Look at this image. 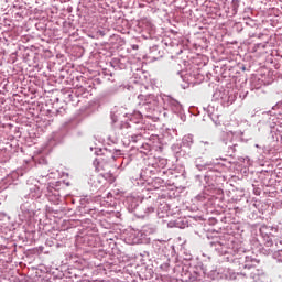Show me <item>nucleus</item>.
Returning <instances> with one entry per match:
<instances>
[{"mask_svg": "<svg viewBox=\"0 0 282 282\" xmlns=\"http://www.w3.org/2000/svg\"><path fill=\"white\" fill-rule=\"evenodd\" d=\"M105 31L102 30H97L95 33H89L88 36L90 39H100V36H105Z\"/></svg>", "mask_w": 282, "mask_h": 282, "instance_id": "19", "label": "nucleus"}, {"mask_svg": "<svg viewBox=\"0 0 282 282\" xmlns=\"http://www.w3.org/2000/svg\"><path fill=\"white\" fill-rule=\"evenodd\" d=\"M41 193V187H39V185H33L30 187L29 196L31 197V199H40Z\"/></svg>", "mask_w": 282, "mask_h": 282, "instance_id": "12", "label": "nucleus"}, {"mask_svg": "<svg viewBox=\"0 0 282 282\" xmlns=\"http://www.w3.org/2000/svg\"><path fill=\"white\" fill-rule=\"evenodd\" d=\"M158 163L148 162V167L140 172V177L144 182H149L151 180V175H155L158 173Z\"/></svg>", "mask_w": 282, "mask_h": 282, "instance_id": "8", "label": "nucleus"}, {"mask_svg": "<svg viewBox=\"0 0 282 282\" xmlns=\"http://www.w3.org/2000/svg\"><path fill=\"white\" fill-rule=\"evenodd\" d=\"M182 144H183V147L191 149V147H193V144H195V139H194L193 134L184 135L182 139Z\"/></svg>", "mask_w": 282, "mask_h": 282, "instance_id": "13", "label": "nucleus"}, {"mask_svg": "<svg viewBox=\"0 0 282 282\" xmlns=\"http://www.w3.org/2000/svg\"><path fill=\"white\" fill-rule=\"evenodd\" d=\"M134 215L139 219H147V217L155 215V206L153 204L141 203L134 208Z\"/></svg>", "mask_w": 282, "mask_h": 282, "instance_id": "7", "label": "nucleus"}, {"mask_svg": "<svg viewBox=\"0 0 282 282\" xmlns=\"http://www.w3.org/2000/svg\"><path fill=\"white\" fill-rule=\"evenodd\" d=\"M203 144H206V145H208V144H210V142H208V141H205V142H203Z\"/></svg>", "mask_w": 282, "mask_h": 282, "instance_id": "33", "label": "nucleus"}, {"mask_svg": "<svg viewBox=\"0 0 282 282\" xmlns=\"http://www.w3.org/2000/svg\"><path fill=\"white\" fill-rule=\"evenodd\" d=\"M151 186L154 188V191H158L162 187H164V180L161 177H155L151 181Z\"/></svg>", "mask_w": 282, "mask_h": 282, "instance_id": "16", "label": "nucleus"}, {"mask_svg": "<svg viewBox=\"0 0 282 282\" xmlns=\"http://www.w3.org/2000/svg\"><path fill=\"white\" fill-rule=\"evenodd\" d=\"M141 87H143V89H147V86H141Z\"/></svg>", "mask_w": 282, "mask_h": 282, "instance_id": "38", "label": "nucleus"}, {"mask_svg": "<svg viewBox=\"0 0 282 282\" xmlns=\"http://www.w3.org/2000/svg\"><path fill=\"white\" fill-rule=\"evenodd\" d=\"M84 94H87V89L83 86H77L75 88V96H83Z\"/></svg>", "mask_w": 282, "mask_h": 282, "instance_id": "21", "label": "nucleus"}, {"mask_svg": "<svg viewBox=\"0 0 282 282\" xmlns=\"http://www.w3.org/2000/svg\"><path fill=\"white\" fill-rule=\"evenodd\" d=\"M118 128L121 131L122 135H129L131 131H135V126H131V123L127 121H121Z\"/></svg>", "mask_w": 282, "mask_h": 282, "instance_id": "11", "label": "nucleus"}, {"mask_svg": "<svg viewBox=\"0 0 282 282\" xmlns=\"http://www.w3.org/2000/svg\"><path fill=\"white\" fill-rule=\"evenodd\" d=\"M170 268H171V260H166V262L160 265V270H162L163 272H169Z\"/></svg>", "mask_w": 282, "mask_h": 282, "instance_id": "23", "label": "nucleus"}, {"mask_svg": "<svg viewBox=\"0 0 282 282\" xmlns=\"http://www.w3.org/2000/svg\"><path fill=\"white\" fill-rule=\"evenodd\" d=\"M140 153H143V155H149L151 153V144L149 143H142V145L139 148Z\"/></svg>", "mask_w": 282, "mask_h": 282, "instance_id": "18", "label": "nucleus"}, {"mask_svg": "<svg viewBox=\"0 0 282 282\" xmlns=\"http://www.w3.org/2000/svg\"><path fill=\"white\" fill-rule=\"evenodd\" d=\"M46 197L51 204L58 205L61 204V192L54 186H48L46 189Z\"/></svg>", "mask_w": 282, "mask_h": 282, "instance_id": "9", "label": "nucleus"}, {"mask_svg": "<svg viewBox=\"0 0 282 282\" xmlns=\"http://www.w3.org/2000/svg\"><path fill=\"white\" fill-rule=\"evenodd\" d=\"M50 124V120H46V126H48Z\"/></svg>", "mask_w": 282, "mask_h": 282, "instance_id": "36", "label": "nucleus"}, {"mask_svg": "<svg viewBox=\"0 0 282 282\" xmlns=\"http://www.w3.org/2000/svg\"><path fill=\"white\" fill-rule=\"evenodd\" d=\"M235 135V133L232 132H221L220 134V142L221 144H224V147H226L230 140H232V137Z\"/></svg>", "mask_w": 282, "mask_h": 282, "instance_id": "15", "label": "nucleus"}, {"mask_svg": "<svg viewBox=\"0 0 282 282\" xmlns=\"http://www.w3.org/2000/svg\"><path fill=\"white\" fill-rule=\"evenodd\" d=\"M111 120L113 123L118 122V116L115 112L111 113Z\"/></svg>", "mask_w": 282, "mask_h": 282, "instance_id": "28", "label": "nucleus"}, {"mask_svg": "<svg viewBox=\"0 0 282 282\" xmlns=\"http://www.w3.org/2000/svg\"><path fill=\"white\" fill-rule=\"evenodd\" d=\"M133 50H138V45H134V46H133Z\"/></svg>", "mask_w": 282, "mask_h": 282, "instance_id": "34", "label": "nucleus"}, {"mask_svg": "<svg viewBox=\"0 0 282 282\" xmlns=\"http://www.w3.org/2000/svg\"><path fill=\"white\" fill-rule=\"evenodd\" d=\"M95 155L98 156L94 161L96 171L100 173L105 171V164H111L116 162V150H109L107 148H95Z\"/></svg>", "mask_w": 282, "mask_h": 282, "instance_id": "5", "label": "nucleus"}, {"mask_svg": "<svg viewBox=\"0 0 282 282\" xmlns=\"http://www.w3.org/2000/svg\"><path fill=\"white\" fill-rule=\"evenodd\" d=\"M239 138L234 134L232 139L225 145L227 153H237L239 151Z\"/></svg>", "mask_w": 282, "mask_h": 282, "instance_id": "10", "label": "nucleus"}, {"mask_svg": "<svg viewBox=\"0 0 282 282\" xmlns=\"http://www.w3.org/2000/svg\"><path fill=\"white\" fill-rule=\"evenodd\" d=\"M275 107H276V109H282V102H278V104L275 105Z\"/></svg>", "mask_w": 282, "mask_h": 282, "instance_id": "31", "label": "nucleus"}, {"mask_svg": "<svg viewBox=\"0 0 282 282\" xmlns=\"http://www.w3.org/2000/svg\"><path fill=\"white\" fill-rule=\"evenodd\" d=\"M156 230L158 229L153 226L143 227V232H145L147 235H155Z\"/></svg>", "mask_w": 282, "mask_h": 282, "instance_id": "20", "label": "nucleus"}, {"mask_svg": "<svg viewBox=\"0 0 282 282\" xmlns=\"http://www.w3.org/2000/svg\"><path fill=\"white\" fill-rule=\"evenodd\" d=\"M104 74H105V76H112V74L107 70H105Z\"/></svg>", "mask_w": 282, "mask_h": 282, "instance_id": "32", "label": "nucleus"}, {"mask_svg": "<svg viewBox=\"0 0 282 282\" xmlns=\"http://www.w3.org/2000/svg\"><path fill=\"white\" fill-rule=\"evenodd\" d=\"M268 47V42L258 43L253 46V52H259V50H265Z\"/></svg>", "mask_w": 282, "mask_h": 282, "instance_id": "22", "label": "nucleus"}, {"mask_svg": "<svg viewBox=\"0 0 282 282\" xmlns=\"http://www.w3.org/2000/svg\"><path fill=\"white\" fill-rule=\"evenodd\" d=\"M217 166V164L213 163L196 164L198 171H207L204 176V191L196 196L197 202H206V199H210L209 197H217V195L224 194V191L217 186V177L221 175Z\"/></svg>", "mask_w": 282, "mask_h": 282, "instance_id": "2", "label": "nucleus"}, {"mask_svg": "<svg viewBox=\"0 0 282 282\" xmlns=\"http://www.w3.org/2000/svg\"><path fill=\"white\" fill-rule=\"evenodd\" d=\"M130 142H133V144H135L137 142H142V140H147V139H150L152 140L153 142H160V137H158L156 134H151L149 137V134H147V130L145 129H138V128H134V130L130 131L129 134H127Z\"/></svg>", "mask_w": 282, "mask_h": 282, "instance_id": "6", "label": "nucleus"}, {"mask_svg": "<svg viewBox=\"0 0 282 282\" xmlns=\"http://www.w3.org/2000/svg\"><path fill=\"white\" fill-rule=\"evenodd\" d=\"M231 8L234 14H237V12H239V0H232Z\"/></svg>", "mask_w": 282, "mask_h": 282, "instance_id": "24", "label": "nucleus"}, {"mask_svg": "<svg viewBox=\"0 0 282 282\" xmlns=\"http://www.w3.org/2000/svg\"><path fill=\"white\" fill-rule=\"evenodd\" d=\"M274 259H276V261H279L280 263H282V249L278 250L275 253H274Z\"/></svg>", "mask_w": 282, "mask_h": 282, "instance_id": "25", "label": "nucleus"}, {"mask_svg": "<svg viewBox=\"0 0 282 282\" xmlns=\"http://www.w3.org/2000/svg\"><path fill=\"white\" fill-rule=\"evenodd\" d=\"M169 106L174 113H178V111H182V104H180V101L175 99H170Z\"/></svg>", "mask_w": 282, "mask_h": 282, "instance_id": "14", "label": "nucleus"}, {"mask_svg": "<svg viewBox=\"0 0 282 282\" xmlns=\"http://www.w3.org/2000/svg\"><path fill=\"white\" fill-rule=\"evenodd\" d=\"M210 248L220 256L229 254L227 260L232 261L239 270H250L248 273H237L236 281L248 282V279L252 281L261 279V271L256 268L259 261L246 254V249L235 242V236H220L210 242Z\"/></svg>", "mask_w": 282, "mask_h": 282, "instance_id": "1", "label": "nucleus"}, {"mask_svg": "<svg viewBox=\"0 0 282 282\" xmlns=\"http://www.w3.org/2000/svg\"><path fill=\"white\" fill-rule=\"evenodd\" d=\"M57 113H63V111H61V110H57Z\"/></svg>", "mask_w": 282, "mask_h": 282, "instance_id": "37", "label": "nucleus"}, {"mask_svg": "<svg viewBox=\"0 0 282 282\" xmlns=\"http://www.w3.org/2000/svg\"><path fill=\"white\" fill-rule=\"evenodd\" d=\"M278 246H274V248H279V246H282V238H276Z\"/></svg>", "mask_w": 282, "mask_h": 282, "instance_id": "30", "label": "nucleus"}, {"mask_svg": "<svg viewBox=\"0 0 282 282\" xmlns=\"http://www.w3.org/2000/svg\"><path fill=\"white\" fill-rule=\"evenodd\" d=\"M259 232L265 248H274V246H279L276 238L282 236V225L263 224L260 226Z\"/></svg>", "mask_w": 282, "mask_h": 282, "instance_id": "4", "label": "nucleus"}, {"mask_svg": "<svg viewBox=\"0 0 282 282\" xmlns=\"http://www.w3.org/2000/svg\"><path fill=\"white\" fill-rule=\"evenodd\" d=\"M112 67H118L119 69H122V63H120V59H113L111 62Z\"/></svg>", "mask_w": 282, "mask_h": 282, "instance_id": "26", "label": "nucleus"}, {"mask_svg": "<svg viewBox=\"0 0 282 282\" xmlns=\"http://www.w3.org/2000/svg\"><path fill=\"white\" fill-rule=\"evenodd\" d=\"M263 86V80L254 77L251 79V89H261Z\"/></svg>", "mask_w": 282, "mask_h": 282, "instance_id": "17", "label": "nucleus"}, {"mask_svg": "<svg viewBox=\"0 0 282 282\" xmlns=\"http://www.w3.org/2000/svg\"><path fill=\"white\" fill-rule=\"evenodd\" d=\"M247 25H251V28H256L257 22H254V20H250L249 22H247Z\"/></svg>", "mask_w": 282, "mask_h": 282, "instance_id": "29", "label": "nucleus"}, {"mask_svg": "<svg viewBox=\"0 0 282 282\" xmlns=\"http://www.w3.org/2000/svg\"><path fill=\"white\" fill-rule=\"evenodd\" d=\"M138 105L140 107V111H134L133 115L130 118V121L133 122V124H140V121L144 116H149V113H153L158 109V98L155 95H138Z\"/></svg>", "mask_w": 282, "mask_h": 282, "instance_id": "3", "label": "nucleus"}, {"mask_svg": "<svg viewBox=\"0 0 282 282\" xmlns=\"http://www.w3.org/2000/svg\"><path fill=\"white\" fill-rule=\"evenodd\" d=\"M116 181V178H113V176H112V178L110 180V182H115Z\"/></svg>", "mask_w": 282, "mask_h": 282, "instance_id": "35", "label": "nucleus"}, {"mask_svg": "<svg viewBox=\"0 0 282 282\" xmlns=\"http://www.w3.org/2000/svg\"><path fill=\"white\" fill-rule=\"evenodd\" d=\"M8 215L3 212H0V221H6Z\"/></svg>", "mask_w": 282, "mask_h": 282, "instance_id": "27", "label": "nucleus"}]
</instances>
